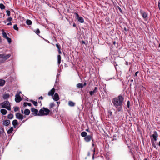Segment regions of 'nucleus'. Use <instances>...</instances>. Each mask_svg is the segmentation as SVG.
Masks as SVG:
<instances>
[{
	"instance_id": "f257e3e1",
	"label": "nucleus",
	"mask_w": 160,
	"mask_h": 160,
	"mask_svg": "<svg viewBox=\"0 0 160 160\" xmlns=\"http://www.w3.org/2000/svg\"><path fill=\"white\" fill-rule=\"evenodd\" d=\"M124 101V98L121 95L114 98L112 99V102L114 106L118 111L120 112L122 110V103Z\"/></svg>"
},
{
	"instance_id": "f03ea898",
	"label": "nucleus",
	"mask_w": 160,
	"mask_h": 160,
	"mask_svg": "<svg viewBox=\"0 0 160 160\" xmlns=\"http://www.w3.org/2000/svg\"><path fill=\"white\" fill-rule=\"evenodd\" d=\"M153 132L154 133L150 136V138L152 145L154 146L155 148H156V146H155L156 144V141L158 136V135L156 131H154Z\"/></svg>"
},
{
	"instance_id": "7ed1b4c3",
	"label": "nucleus",
	"mask_w": 160,
	"mask_h": 160,
	"mask_svg": "<svg viewBox=\"0 0 160 160\" xmlns=\"http://www.w3.org/2000/svg\"><path fill=\"white\" fill-rule=\"evenodd\" d=\"M1 105L2 108H5L8 110H10L11 109L10 103L8 101L2 102L1 104Z\"/></svg>"
},
{
	"instance_id": "20e7f679",
	"label": "nucleus",
	"mask_w": 160,
	"mask_h": 160,
	"mask_svg": "<svg viewBox=\"0 0 160 160\" xmlns=\"http://www.w3.org/2000/svg\"><path fill=\"white\" fill-rule=\"evenodd\" d=\"M11 55L10 54H0V58H2V60H3L4 62L8 59L10 56Z\"/></svg>"
},
{
	"instance_id": "39448f33",
	"label": "nucleus",
	"mask_w": 160,
	"mask_h": 160,
	"mask_svg": "<svg viewBox=\"0 0 160 160\" xmlns=\"http://www.w3.org/2000/svg\"><path fill=\"white\" fill-rule=\"evenodd\" d=\"M75 14L76 15L78 21L80 23H83L84 22V20L83 18L81 17H79L78 13L76 12Z\"/></svg>"
},
{
	"instance_id": "423d86ee",
	"label": "nucleus",
	"mask_w": 160,
	"mask_h": 160,
	"mask_svg": "<svg viewBox=\"0 0 160 160\" xmlns=\"http://www.w3.org/2000/svg\"><path fill=\"white\" fill-rule=\"evenodd\" d=\"M2 34L3 37L4 38H6L7 39L8 42L9 43H11V39L8 37V36H7V33L5 32H3Z\"/></svg>"
},
{
	"instance_id": "0eeeda50",
	"label": "nucleus",
	"mask_w": 160,
	"mask_h": 160,
	"mask_svg": "<svg viewBox=\"0 0 160 160\" xmlns=\"http://www.w3.org/2000/svg\"><path fill=\"white\" fill-rule=\"evenodd\" d=\"M15 100L17 102H19L22 100V98L19 94H16L15 95Z\"/></svg>"
},
{
	"instance_id": "6e6552de",
	"label": "nucleus",
	"mask_w": 160,
	"mask_h": 160,
	"mask_svg": "<svg viewBox=\"0 0 160 160\" xmlns=\"http://www.w3.org/2000/svg\"><path fill=\"white\" fill-rule=\"evenodd\" d=\"M16 116L17 118L22 120L23 118V115L21 114L19 112L17 113L16 114Z\"/></svg>"
},
{
	"instance_id": "1a4fd4ad",
	"label": "nucleus",
	"mask_w": 160,
	"mask_h": 160,
	"mask_svg": "<svg viewBox=\"0 0 160 160\" xmlns=\"http://www.w3.org/2000/svg\"><path fill=\"white\" fill-rule=\"evenodd\" d=\"M140 12L143 18L144 19H145L148 17L147 14L145 12L143 11L142 10H140Z\"/></svg>"
},
{
	"instance_id": "9d476101",
	"label": "nucleus",
	"mask_w": 160,
	"mask_h": 160,
	"mask_svg": "<svg viewBox=\"0 0 160 160\" xmlns=\"http://www.w3.org/2000/svg\"><path fill=\"white\" fill-rule=\"evenodd\" d=\"M31 111L32 112L34 116H38V110L37 109H36L34 108H31Z\"/></svg>"
},
{
	"instance_id": "9b49d317",
	"label": "nucleus",
	"mask_w": 160,
	"mask_h": 160,
	"mask_svg": "<svg viewBox=\"0 0 160 160\" xmlns=\"http://www.w3.org/2000/svg\"><path fill=\"white\" fill-rule=\"evenodd\" d=\"M52 97L53 100L55 101H57L59 99V97L57 93H55L54 95Z\"/></svg>"
},
{
	"instance_id": "f8f14e48",
	"label": "nucleus",
	"mask_w": 160,
	"mask_h": 160,
	"mask_svg": "<svg viewBox=\"0 0 160 160\" xmlns=\"http://www.w3.org/2000/svg\"><path fill=\"white\" fill-rule=\"evenodd\" d=\"M98 91V88L97 87H95L94 90L93 91H91L89 92V94L90 95L92 96L94 94L96 93Z\"/></svg>"
},
{
	"instance_id": "ddd939ff",
	"label": "nucleus",
	"mask_w": 160,
	"mask_h": 160,
	"mask_svg": "<svg viewBox=\"0 0 160 160\" xmlns=\"http://www.w3.org/2000/svg\"><path fill=\"white\" fill-rule=\"evenodd\" d=\"M55 92V89L54 88H52L50 91H49L48 93V96H53V94Z\"/></svg>"
},
{
	"instance_id": "4468645a",
	"label": "nucleus",
	"mask_w": 160,
	"mask_h": 160,
	"mask_svg": "<svg viewBox=\"0 0 160 160\" xmlns=\"http://www.w3.org/2000/svg\"><path fill=\"white\" fill-rule=\"evenodd\" d=\"M10 121L9 120H5L3 121V125L5 126H8L10 123Z\"/></svg>"
},
{
	"instance_id": "2eb2a0df",
	"label": "nucleus",
	"mask_w": 160,
	"mask_h": 160,
	"mask_svg": "<svg viewBox=\"0 0 160 160\" xmlns=\"http://www.w3.org/2000/svg\"><path fill=\"white\" fill-rule=\"evenodd\" d=\"M92 138V137L90 135H88L86 137H85L84 138V140H85L87 142H89L90 140H91Z\"/></svg>"
},
{
	"instance_id": "dca6fc26",
	"label": "nucleus",
	"mask_w": 160,
	"mask_h": 160,
	"mask_svg": "<svg viewBox=\"0 0 160 160\" xmlns=\"http://www.w3.org/2000/svg\"><path fill=\"white\" fill-rule=\"evenodd\" d=\"M95 149L93 148V150H91L90 152H88V156H90L91 153H92V159L93 160L94 159V155L95 154Z\"/></svg>"
},
{
	"instance_id": "f3484780",
	"label": "nucleus",
	"mask_w": 160,
	"mask_h": 160,
	"mask_svg": "<svg viewBox=\"0 0 160 160\" xmlns=\"http://www.w3.org/2000/svg\"><path fill=\"white\" fill-rule=\"evenodd\" d=\"M43 109H44V115H48L50 112V110L48 109L45 108L44 107L43 108Z\"/></svg>"
},
{
	"instance_id": "a211bd4d",
	"label": "nucleus",
	"mask_w": 160,
	"mask_h": 160,
	"mask_svg": "<svg viewBox=\"0 0 160 160\" xmlns=\"http://www.w3.org/2000/svg\"><path fill=\"white\" fill-rule=\"evenodd\" d=\"M38 113V116H43L44 115V109H41L40 110Z\"/></svg>"
},
{
	"instance_id": "6ab92c4d",
	"label": "nucleus",
	"mask_w": 160,
	"mask_h": 160,
	"mask_svg": "<svg viewBox=\"0 0 160 160\" xmlns=\"http://www.w3.org/2000/svg\"><path fill=\"white\" fill-rule=\"evenodd\" d=\"M10 95L8 94H5L3 95V98L4 99H7L9 97Z\"/></svg>"
},
{
	"instance_id": "aec40b11",
	"label": "nucleus",
	"mask_w": 160,
	"mask_h": 160,
	"mask_svg": "<svg viewBox=\"0 0 160 160\" xmlns=\"http://www.w3.org/2000/svg\"><path fill=\"white\" fill-rule=\"evenodd\" d=\"M12 124L14 127L18 125V122L17 120H14L13 121Z\"/></svg>"
},
{
	"instance_id": "412c9836",
	"label": "nucleus",
	"mask_w": 160,
	"mask_h": 160,
	"mask_svg": "<svg viewBox=\"0 0 160 160\" xmlns=\"http://www.w3.org/2000/svg\"><path fill=\"white\" fill-rule=\"evenodd\" d=\"M30 112L28 109H25L24 110V113L25 115H28L30 113Z\"/></svg>"
},
{
	"instance_id": "4be33fe9",
	"label": "nucleus",
	"mask_w": 160,
	"mask_h": 160,
	"mask_svg": "<svg viewBox=\"0 0 160 160\" xmlns=\"http://www.w3.org/2000/svg\"><path fill=\"white\" fill-rule=\"evenodd\" d=\"M68 104L70 107H73L75 105V103L72 101H69Z\"/></svg>"
},
{
	"instance_id": "5701e85b",
	"label": "nucleus",
	"mask_w": 160,
	"mask_h": 160,
	"mask_svg": "<svg viewBox=\"0 0 160 160\" xmlns=\"http://www.w3.org/2000/svg\"><path fill=\"white\" fill-rule=\"evenodd\" d=\"M5 81L4 80L0 79V86H3L5 84Z\"/></svg>"
},
{
	"instance_id": "b1692460",
	"label": "nucleus",
	"mask_w": 160,
	"mask_h": 160,
	"mask_svg": "<svg viewBox=\"0 0 160 160\" xmlns=\"http://www.w3.org/2000/svg\"><path fill=\"white\" fill-rule=\"evenodd\" d=\"M1 113L3 115H6L7 113V111L5 109H1L0 110Z\"/></svg>"
},
{
	"instance_id": "393cba45",
	"label": "nucleus",
	"mask_w": 160,
	"mask_h": 160,
	"mask_svg": "<svg viewBox=\"0 0 160 160\" xmlns=\"http://www.w3.org/2000/svg\"><path fill=\"white\" fill-rule=\"evenodd\" d=\"M58 64L59 65L61 62V57L60 55H58Z\"/></svg>"
},
{
	"instance_id": "a878e982",
	"label": "nucleus",
	"mask_w": 160,
	"mask_h": 160,
	"mask_svg": "<svg viewBox=\"0 0 160 160\" xmlns=\"http://www.w3.org/2000/svg\"><path fill=\"white\" fill-rule=\"evenodd\" d=\"M87 133L85 132H82L81 133V135L82 137H85L87 136Z\"/></svg>"
},
{
	"instance_id": "bb28decb",
	"label": "nucleus",
	"mask_w": 160,
	"mask_h": 160,
	"mask_svg": "<svg viewBox=\"0 0 160 160\" xmlns=\"http://www.w3.org/2000/svg\"><path fill=\"white\" fill-rule=\"evenodd\" d=\"M13 128L12 127H11L9 130L7 131V133L8 134L11 133L13 131Z\"/></svg>"
},
{
	"instance_id": "cd10ccee",
	"label": "nucleus",
	"mask_w": 160,
	"mask_h": 160,
	"mask_svg": "<svg viewBox=\"0 0 160 160\" xmlns=\"http://www.w3.org/2000/svg\"><path fill=\"white\" fill-rule=\"evenodd\" d=\"M30 101L32 102L35 106H38V102H37L34 101L32 100H30Z\"/></svg>"
},
{
	"instance_id": "c85d7f7f",
	"label": "nucleus",
	"mask_w": 160,
	"mask_h": 160,
	"mask_svg": "<svg viewBox=\"0 0 160 160\" xmlns=\"http://www.w3.org/2000/svg\"><path fill=\"white\" fill-rule=\"evenodd\" d=\"M13 117V114L10 113L9 114L8 116V118L9 119H12Z\"/></svg>"
},
{
	"instance_id": "c756f323",
	"label": "nucleus",
	"mask_w": 160,
	"mask_h": 160,
	"mask_svg": "<svg viewBox=\"0 0 160 160\" xmlns=\"http://www.w3.org/2000/svg\"><path fill=\"white\" fill-rule=\"evenodd\" d=\"M77 87L79 88H82L83 87V85L82 83H79L77 85Z\"/></svg>"
},
{
	"instance_id": "7c9ffc66",
	"label": "nucleus",
	"mask_w": 160,
	"mask_h": 160,
	"mask_svg": "<svg viewBox=\"0 0 160 160\" xmlns=\"http://www.w3.org/2000/svg\"><path fill=\"white\" fill-rule=\"evenodd\" d=\"M5 8V6L2 4H0V8L2 9H4Z\"/></svg>"
},
{
	"instance_id": "2f4dec72",
	"label": "nucleus",
	"mask_w": 160,
	"mask_h": 160,
	"mask_svg": "<svg viewBox=\"0 0 160 160\" xmlns=\"http://www.w3.org/2000/svg\"><path fill=\"white\" fill-rule=\"evenodd\" d=\"M26 23L28 25H31L32 23V22L31 20H27L26 21Z\"/></svg>"
},
{
	"instance_id": "473e14b6",
	"label": "nucleus",
	"mask_w": 160,
	"mask_h": 160,
	"mask_svg": "<svg viewBox=\"0 0 160 160\" xmlns=\"http://www.w3.org/2000/svg\"><path fill=\"white\" fill-rule=\"evenodd\" d=\"M34 32L38 35L40 33V31L39 29H37L36 30H35Z\"/></svg>"
},
{
	"instance_id": "72a5a7b5",
	"label": "nucleus",
	"mask_w": 160,
	"mask_h": 160,
	"mask_svg": "<svg viewBox=\"0 0 160 160\" xmlns=\"http://www.w3.org/2000/svg\"><path fill=\"white\" fill-rule=\"evenodd\" d=\"M55 104L54 102L51 103L50 105V108H53V107L55 106Z\"/></svg>"
},
{
	"instance_id": "f704fd0d",
	"label": "nucleus",
	"mask_w": 160,
	"mask_h": 160,
	"mask_svg": "<svg viewBox=\"0 0 160 160\" xmlns=\"http://www.w3.org/2000/svg\"><path fill=\"white\" fill-rule=\"evenodd\" d=\"M13 28L17 31H18V28L17 25L16 24H15L13 26Z\"/></svg>"
},
{
	"instance_id": "c9c22d12",
	"label": "nucleus",
	"mask_w": 160,
	"mask_h": 160,
	"mask_svg": "<svg viewBox=\"0 0 160 160\" xmlns=\"http://www.w3.org/2000/svg\"><path fill=\"white\" fill-rule=\"evenodd\" d=\"M56 46L57 48L58 49V50L60 49L61 46L58 43L56 44Z\"/></svg>"
},
{
	"instance_id": "e433bc0d",
	"label": "nucleus",
	"mask_w": 160,
	"mask_h": 160,
	"mask_svg": "<svg viewBox=\"0 0 160 160\" xmlns=\"http://www.w3.org/2000/svg\"><path fill=\"white\" fill-rule=\"evenodd\" d=\"M19 110V108L17 107H14V111L15 112H17Z\"/></svg>"
},
{
	"instance_id": "4c0bfd02",
	"label": "nucleus",
	"mask_w": 160,
	"mask_h": 160,
	"mask_svg": "<svg viewBox=\"0 0 160 160\" xmlns=\"http://www.w3.org/2000/svg\"><path fill=\"white\" fill-rule=\"evenodd\" d=\"M7 15L8 16H9L10 15V12L9 11L7 10L6 11Z\"/></svg>"
},
{
	"instance_id": "58836bf2",
	"label": "nucleus",
	"mask_w": 160,
	"mask_h": 160,
	"mask_svg": "<svg viewBox=\"0 0 160 160\" xmlns=\"http://www.w3.org/2000/svg\"><path fill=\"white\" fill-rule=\"evenodd\" d=\"M130 104V102L129 101H128L127 102V106L128 108H129V107Z\"/></svg>"
},
{
	"instance_id": "ea45409f",
	"label": "nucleus",
	"mask_w": 160,
	"mask_h": 160,
	"mask_svg": "<svg viewBox=\"0 0 160 160\" xmlns=\"http://www.w3.org/2000/svg\"><path fill=\"white\" fill-rule=\"evenodd\" d=\"M25 103L27 104V105H28L29 106H31L32 105V104L30 103L26 102Z\"/></svg>"
},
{
	"instance_id": "a19ab883",
	"label": "nucleus",
	"mask_w": 160,
	"mask_h": 160,
	"mask_svg": "<svg viewBox=\"0 0 160 160\" xmlns=\"http://www.w3.org/2000/svg\"><path fill=\"white\" fill-rule=\"evenodd\" d=\"M12 20V18L11 17H9L8 19V20L9 21H10Z\"/></svg>"
},
{
	"instance_id": "79ce46f5",
	"label": "nucleus",
	"mask_w": 160,
	"mask_h": 160,
	"mask_svg": "<svg viewBox=\"0 0 160 160\" xmlns=\"http://www.w3.org/2000/svg\"><path fill=\"white\" fill-rule=\"evenodd\" d=\"M138 73V71H137V72H136L135 73V75H134V76H137V74Z\"/></svg>"
},
{
	"instance_id": "37998d69",
	"label": "nucleus",
	"mask_w": 160,
	"mask_h": 160,
	"mask_svg": "<svg viewBox=\"0 0 160 160\" xmlns=\"http://www.w3.org/2000/svg\"><path fill=\"white\" fill-rule=\"evenodd\" d=\"M4 61L3 60H1L0 61V65Z\"/></svg>"
},
{
	"instance_id": "c03bdc74",
	"label": "nucleus",
	"mask_w": 160,
	"mask_h": 160,
	"mask_svg": "<svg viewBox=\"0 0 160 160\" xmlns=\"http://www.w3.org/2000/svg\"><path fill=\"white\" fill-rule=\"evenodd\" d=\"M43 97L42 96H41L39 98V99H43Z\"/></svg>"
},
{
	"instance_id": "a18cd8bd",
	"label": "nucleus",
	"mask_w": 160,
	"mask_h": 160,
	"mask_svg": "<svg viewBox=\"0 0 160 160\" xmlns=\"http://www.w3.org/2000/svg\"><path fill=\"white\" fill-rule=\"evenodd\" d=\"M158 8H159V9L160 11V2H158Z\"/></svg>"
},
{
	"instance_id": "49530a36",
	"label": "nucleus",
	"mask_w": 160,
	"mask_h": 160,
	"mask_svg": "<svg viewBox=\"0 0 160 160\" xmlns=\"http://www.w3.org/2000/svg\"><path fill=\"white\" fill-rule=\"evenodd\" d=\"M73 27H76V25L75 23H73Z\"/></svg>"
},
{
	"instance_id": "de8ad7c7",
	"label": "nucleus",
	"mask_w": 160,
	"mask_h": 160,
	"mask_svg": "<svg viewBox=\"0 0 160 160\" xmlns=\"http://www.w3.org/2000/svg\"><path fill=\"white\" fill-rule=\"evenodd\" d=\"M2 42V40L1 37L0 36V44H1Z\"/></svg>"
},
{
	"instance_id": "09e8293b",
	"label": "nucleus",
	"mask_w": 160,
	"mask_h": 160,
	"mask_svg": "<svg viewBox=\"0 0 160 160\" xmlns=\"http://www.w3.org/2000/svg\"><path fill=\"white\" fill-rule=\"evenodd\" d=\"M58 51L59 54H61L62 53L60 51V49L58 50Z\"/></svg>"
},
{
	"instance_id": "8fccbe9b",
	"label": "nucleus",
	"mask_w": 160,
	"mask_h": 160,
	"mask_svg": "<svg viewBox=\"0 0 160 160\" xmlns=\"http://www.w3.org/2000/svg\"><path fill=\"white\" fill-rule=\"evenodd\" d=\"M21 92H17L16 94H19V95H20V94L21 93Z\"/></svg>"
},
{
	"instance_id": "3c124183",
	"label": "nucleus",
	"mask_w": 160,
	"mask_h": 160,
	"mask_svg": "<svg viewBox=\"0 0 160 160\" xmlns=\"http://www.w3.org/2000/svg\"><path fill=\"white\" fill-rule=\"evenodd\" d=\"M26 102H24V104H23L24 106V107H26L27 106V104H25V103Z\"/></svg>"
},
{
	"instance_id": "603ef678",
	"label": "nucleus",
	"mask_w": 160,
	"mask_h": 160,
	"mask_svg": "<svg viewBox=\"0 0 160 160\" xmlns=\"http://www.w3.org/2000/svg\"><path fill=\"white\" fill-rule=\"evenodd\" d=\"M124 30L125 31H126H126H127V30H127V29L126 28H124Z\"/></svg>"
},
{
	"instance_id": "864d4df0",
	"label": "nucleus",
	"mask_w": 160,
	"mask_h": 160,
	"mask_svg": "<svg viewBox=\"0 0 160 160\" xmlns=\"http://www.w3.org/2000/svg\"><path fill=\"white\" fill-rule=\"evenodd\" d=\"M86 84H87L85 82H84L83 85V86H86Z\"/></svg>"
},
{
	"instance_id": "5fc2aeb1",
	"label": "nucleus",
	"mask_w": 160,
	"mask_h": 160,
	"mask_svg": "<svg viewBox=\"0 0 160 160\" xmlns=\"http://www.w3.org/2000/svg\"><path fill=\"white\" fill-rule=\"evenodd\" d=\"M60 103V102H57V104L58 105V106L59 104Z\"/></svg>"
},
{
	"instance_id": "6e6d98bb",
	"label": "nucleus",
	"mask_w": 160,
	"mask_h": 160,
	"mask_svg": "<svg viewBox=\"0 0 160 160\" xmlns=\"http://www.w3.org/2000/svg\"><path fill=\"white\" fill-rule=\"evenodd\" d=\"M82 43L83 44H85V42L84 41H82Z\"/></svg>"
},
{
	"instance_id": "4d7b16f0",
	"label": "nucleus",
	"mask_w": 160,
	"mask_h": 160,
	"mask_svg": "<svg viewBox=\"0 0 160 160\" xmlns=\"http://www.w3.org/2000/svg\"><path fill=\"white\" fill-rule=\"evenodd\" d=\"M11 25V22H10L8 24V25Z\"/></svg>"
},
{
	"instance_id": "13d9d810",
	"label": "nucleus",
	"mask_w": 160,
	"mask_h": 160,
	"mask_svg": "<svg viewBox=\"0 0 160 160\" xmlns=\"http://www.w3.org/2000/svg\"><path fill=\"white\" fill-rule=\"evenodd\" d=\"M112 112H110V115H112Z\"/></svg>"
},
{
	"instance_id": "bf43d9fd",
	"label": "nucleus",
	"mask_w": 160,
	"mask_h": 160,
	"mask_svg": "<svg viewBox=\"0 0 160 160\" xmlns=\"http://www.w3.org/2000/svg\"><path fill=\"white\" fill-rule=\"evenodd\" d=\"M86 131H88V132H89V131L88 129H86Z\"/></svg>"
},
{
	"instance_id": "052dcab7",
	"label": "nucleus",
	"mask_w": 160,
	"mask_h": 160,
	"mask_svg": "<svg viewBox=\"0 0 160 160\" xmlns=\"http://www.w3.org/2000/svg\"><path fill=\"white\" fill-rule=\"evenodd\" d=\"M158 145L160 147V141L159 142Z\"/></svg>"
},
{
	"instance_id": "680f3d73",
	"label": "nucleus",
	"mask_w": 160,
	"mask_h": 160,
	"mask_svg": "<svg viewBox=\"0 0 160 160\" xmlns=\"http://www.w3.org/2000/svg\"><path fill=\"white\" fill-rule=\"evenodd\" d=\"M21 111H22V113H23V110H22Z\"/></svg>"
},
{
	"instance_id": "e2e57ef3",
	"label": "nucleus",
	"mask_w": 160,
	"mask_h": 160,
	"mask_svg": "<svg viewBox=\"0 0 160 160\" xmlns=\"http://www.w3.org/2000/svg\"><path fill=\"white\" fill-rule=\"evenodd\" d=\"M159 47L160 48V43L159 45Z\"/></svg>"
},
{
	"instance_id": "0e129e2a",
	"label": "nucleus",
	"mask_w": 160,
	"mask_h": 160,
	"mask_svg": "<svg viewBox=\"0 0 160 160\" xmlns=\"http://www.w3.org/2000/svg\"><path fill=\"white\" fill-rule=\"evenodd\" d=\"M92 146H94V144L93 143H92Z\"/></svg>"
},
{
	"instance_id": "69168bd1",
	"label": "nucleus",
	"mask_w": 160,
	"mask_h": 160,
	"mask_svg": "<svg viewBox=\"0 0 160 160\" xmlns=\"http://www.w3.org/2000/svg\"><path fill=\"white\" fill-rule=\"evenodd\" d=\"M144 160H147V158H145L144 159Z\"/></svg>"
},
{
	"instance_id": "338daca9",
	"label": "nucleus",
	"mask_w": 160,
	"mask_h": 160,
	"mask_svg": "<svg viewBox=\"0 0 160 160\" xmlns=\"http://www.w3.org/2000/svg\"><path fill=\"white\" fill-rule=\"evenodd\" d=\"M131 82L133 81V80H131Z\"/></svg>"
},
{
	"instance_id": "774afa93",
	"label": "nucleus",
	"mask_w": 160,
	"mask_h": 160,
	"mask_svg": "<svg viewBox=\"0 0 160 160\" xmlns=\"http://www.w3.org/2000/svg\"><path fill=\"white\" fill-rule=\"evenodd\" d=\"M39 103H41V101H40V102H39Z\"/></svg>"
}]
</instances>
